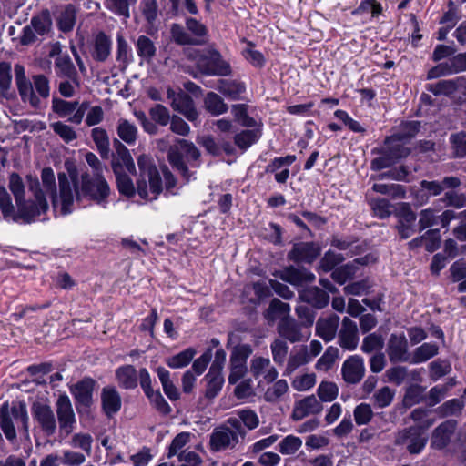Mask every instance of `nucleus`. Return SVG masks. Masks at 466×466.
Masks as SVG:
<instances>
[{"label":"nucleus","mask_w":466,"mask_h":466,"mask_svg":"<svg viewBox=\"0 0 466 466\" xmlns=\"http://www.w3.org/2000/svg\"><path fill=\"white\" fill-rule=\"evenodd\" d=\"M427 90L434 96H451L455 93V78L430 84L427 86Z\"/></svg>","instance_id":"obj_55"},{"label":"nucleus","mask_w":466,"mask_h":466,"mask_svg":"<svg viewBox=\"0 0 466 466\" xmlns=\"http://www.w3.org/2000/svg\"><path fill=\"white\" fill-rule=\"evenodd\" d=\"M186 27L187 30L192 34L191 36L193 39L200 41L199 45H203L205 43L208 29L204 24L195 18L188 17L186 19Z\"/></svg>","instance_id":"obj_57"},{"label":"nucleus","mask_w":466,"mask_h":466,"mask_svg":"<svg viewBox=\"0 0 466 466\" xmlns=\"http://www.w3.org/2000/svg\"><path fill=\"white\" fill-rule=\"evenodd\" d=\"M408 340L404 334L392 333L388 340L387 354L391 363L410 362Z\"/></svg>","instance_id":"obj_14"},{"label":"nucleus","mask_w":466,"mask_h":466,"mask_svg":"<svg viewBox=\"0 0 466 466\" xmlns=\"http://www.w3.org/2000/svg\"><path fill=\"white\" fill-rule=\"evenodd\" d=\"M456 429V421L450 420L440 424L433 431L432 445L437 449L445 448Z\"/></svg>","instance_id":"obj_25"},{"label":"nucleus","mask_w":466,"mask_h":466,"mask_svg":"<svg viewBox=\"0 0 466 466\" xmlns=\"http://www.w3.org/2000/svg\"><path fill=\"white\" fill-rule=\"evenodd\" d=\"M52 18L50 12L46 9L31 18L30 24L24 27L20 43L28 46L35 43L44 35L50 33Z\"/></svg>","instance_id":"obj_8"},{"label":"nucleus","mask_w":466,"mask_h":466,"mask_svg":"<svg viewBox=\"0 0 466 466\" xmlns=\"http://www.w3.org/2000/svg\"><path fill=\"white\" fill-rule=\"evenodd\" d=\"M102 410L107 418H112L121 409L122 400L117 390L113 386H106L101 391Z\"/></svg>","instance_id":"obj_21"},{"label":"nucleus","mask_w":466,"mask_h":466,"mask_svg":"<svg viewBox=\"0 0 466 466\" xmlns=\"http://www.w3.org/2000/svg\"><path fill=\"white\" fill-rule=\"evenodd\" d=\"M341 373L343 380L347 383H359L365 374L363 358L359 355H352L349 357L342 364Z\"/></svg>","instance_id":"obj_16"},{"label":"nucleus","mask_w":466,"mask_h":466,"mask_svg":"<svg viewBox=\"0 0 466 466\" xmlns=\"http://www.w3.org/2000/svg\"><path fill=\"white\" fill-rule=\"evenodd\" d=\"M31 411L34 420L47 437L56 433L58 424L59 436L66 438L73 432L76 423L72 403L66 394L60 395L56 402L57 421L52 408L46 403L35 401L32 404Z\"/></svg>","instance_id":"obj_1"},{"label":"nucleus","mask_w":466,"mask_h":466,"mask_svg":"<svg viewBox=\"0 0 466 466\" xmlns=\"http://www.w3.org/2000/svg\"><path fill=\"white\" fill-rule=\"evenodd\" d=\"M398 222L396 230L401 239H407L415 233V221L417 216L408 203H401L396 213Z\"/></svg>","instance_id":"obj_13"},{"label":"nucleus","mask_w":466,"mask_h":466,"mask_svg":"<svg viewBox=\"0 0 466 466\" xmlns=\"http://www.w3.org/2000/svg\"><path fill=\"white\" fill-rule=\"evenodd\" d=\"M9 189L14 195L15 204L25 199V185L21 177L17 173H12L9 177Z\"/></svg>","instance_id":"obj_61"},{"label":"nucleus","mask_w":466,"mask_h":466,"mask_svg":"<svg viewBox=\"0 0 466 466\" xmlns=\"http://www.w3.org/2000/svg\"><path fill=\"white\" fill-rule=\"evenodd\" d=\"M270 350L273 360L276 364L281 366L287 360L289 346L282 339H275L270 344Z\"/></svg>","instance_id":"obj_54"},{"label":"nucleus","mask_w":466,"mask_h":466,"mask_svg":"<svg viewBox=\"0 0 466 466\" xmlns=\"http://www.w3.org/2000/svg\"><path fill=\"white\" fill-rule=\"evenodd\" d=\"M136 2L137 0H105V5L112 13L129 18L130 6L134 5Z\"/></svg>","instance_id":"obj_48"},{"label":"nucleus","mask_w":466,"mask_h":466,"mask_svg":"<svg viewBox=\"0 0 466 466\" xmlns=\"http://www.w3.org/2000/svg\"><path fill=\"white\" fill-rule=\"evenodd\" d=\"M74 198L80 201L82 197H87L96 204L104 205L110 195V187L101 173L90 175L85 172L79 180L76 170L70 171Z\"/></svg>","instance_id":"obj_4"},{"label":"nucleus","mask_w":466,"mask_h":466,"mask_svg":"<svg viewBox=\"0 0 466 466\" xmlns=\"http://www.w3.org/2000/svg\"><path fill=\"white\" fill-rule=\"evenodd\" d=\"M290 307L289 304L282 302L279 299H273L266 310L264 317L268 322L272 324L278 319L289 317Z\"/></svg>","instance_id":"obj_35"},{"label":"nucleus","mask_w":466,"mask_h":466,"mask_svg":"<svg viewBox=\"0 0 466 466\" xmlns=\"http://www.w3.org/2000/svg\"><path fill=\"white\" fill-rule=\"evenodd\" d=\"M26 182L28 190L33 193L34 200L25 199L16 205L17 211L14 217V221L18 222L22 220L25 224H30L41 214H45L48 210L49 206L38 177L27 175Z\"/></svg>","instance_id":"obj_5"},{"label":"nucleus","mask_w":466,"mask_h":466,"mask_svg":"<svg viewBox=\"0 0 466 466\" xmlns=\"http://www.w3.org/2000/svg\"><path fill=\"white\" fill-rule=\"evenodd\" d=\"M156 371L167 397L170 400H177L180 398V393L170 378V372L163 367H157Z\"/></svg>","instance_id":"obj_36"},{"label":"nucleus","mask_w":466,"mask_h":466,"mask_svg":"<svg viewBox=\"0 0 466 466\" xmlns=\"http://www.w3.org/2000/svg\"><path fill=\"white\" fill-rule=\"evenodd\" d=\"M384 346V339L381 335L377 333H371L366 336L360 347V350L364 353H372L374 351H380Z\"/></svg>","instance_id":"obj_59"},{"label":"nucleus","mask_w":466,"mask_h":466,"mask_svg":"<svg viewBox=\"0 0 466 466\" xmlns=\"http://www.w3.org/2000/svg\"><path fill=\"white\" fill-rule=\"evenodd\" d=\"M95 380L90 378H86L77 382L72 389L71 392L76 400L82 406L89 407L93 403V390L95 387Z\"/></svg>","instance_id":"obj_23"},{"label":"nucleus","mask_w":466,"mask_h":466,"mask_svg":"<svg viewBox=\"0 0 466 466\" xmlns=\"http://www.w3.org/2000/svg\"><path fill=\"white\" fill-rule=\"evenodd\" d=\"M196 354V350L192 348H188L177 355L168 358L166 360L167 366L172 369H180L187 366L193 360Z\"/></svg>","instance_id":"obj_52"},{"label":"nucleus","mask_w":466,"mask_h":466,"mask_svg":"<svg viewBox=\"0 0 466 466\" xmlns=\"http://www.w3.org/2000/svg\"><path fill=\"white\" fill-rule=\"evenodd\" d=\"M116 132L119 138L127 145H134L137 139V127L134 123L127 119H118Z\"/></svg>","instance_id":"obj_33"},{"label":"nucleus","mask_w":466,"mask_h":466,"mask_svg":"<svg viewBox=\"0 0 466 466\" xmlns=\"http://www.w3.org/2000/svg\"><path fill=\"white\" fill-rule=\"evenodd\" d=\"M171 37L177 45H199L200 41L192 36L179 24H172L170 27Z\"/></svg>","instance_id":"obj_53"},{"label":"nucleus","mask_w":466,"mask_h":466,"mask_svg":"<svg viewBox=\"0 0 466 466\" xmlns=\"http://www.w3.org/2000/svg\"><path fill=\"white\" fill-rule=\"evenodd\" d=\"M111 39L104 32H99L94 39L91 56L97 62H105L111 54Z\"/></svg>","instance_id":"obj_26"},{"label":"nucleus","mask_w":466,"mask_h":466,"mask_svg":"<svg viewBox=\"0 0 466 466\" xmlns=\"http://www.w3.org/2000/svg\"><path fill=\"white\" fill-rule=\"evenodd\" d=\"M318 400L320 402H331L339 395V388L331 381H321L317 389Z\"/></svg>","instance_id":"obj_49"},{"label":"nucleus","mask_w":466,"mask_h":466,"mask_svg":"<svg viewBox=\"0 0 466 466\" xmlns=\"http://www.w3.org/2000/svg\"><path fill=\"white\" fill-rule=\"evenodd\" d=\"M246 435L247 431L240 421L230 417L213 429L209 437V449L214 452L235 450Z\"/></svg>","instance_id":"obj_6"},{"label":"nucleus","mask_w":466,"mask_h":466,"mask_svg":"<svg viewBox=\"0 0 466 466\" xmlns=\"http://www.w3.org/2000/svg\"><path fill=\"white\" fill-rule=\"evenodd\" d=\"M339 357V349L336 347H328L324 354L317 360L315 368L318 370L327 371L329 370Z\"/></svg>","instance_id":"obj_58"},{"label":"nucleus","mask_w":466,"mask_h":466,"mask_svg":"<svg viewBox=\"0 0 466 466\" xmlns=\"http://www.w3.org/2000/svg\"><path fill=\"white\" fill-rule=\"evenodd\" d=\"M274 276L294 286H302L315 279L314 274L305 268H296L293 266L276 271Z\"/></svg>","instance_id":"obj_17"},{"label":"nucleus","mask_w":466,"mask_h":466,"mask_svg":"<svg viewBox=\"0 0 466 466\" xmlns=\"http://www.w3.org/2000/svg\"><path fill=\"white\" fill-rule=\"evenodd\" d=\"M140 178L137 181L139 197L146 200H153L163 190L161 176L152 158L147 155H140L137 158Z\"/></svg>","instance_id":"obj_7"},{"label":"nucleus","mask_w":466,"mask_h":466,"mask_svg":"<svg viewBox=\"0 0 466 466\" xmlns=\"http://www.w3.org/2000/svg\"><path fill=\"white\" fill-rule=\"evenodd\" d=\"M15 81L24 103H28L34 108L40 106V97L47 98L50 95L48 78L42 74L34 75L32 81L25 75V66L21 64L15 65Z\"/></svg>","instance_id":"obj_2"},{"label":"nucleus","mask_w":466,"mask_h":466,"mask_svg":"<svg viewBox=\"0 0 466 466\" xmlns=\"http://www.w3.org/2000/svg\"><path fill=\"white\" fill-rule=\"evenodd\" d=\"M439 352V347L435 343H423L416 348L410 356V363L419 364L429 360Z\"/></svg>","instance_id":"obj_38"},{"label":"nucleus","mask_w":466,"mask_h":466,"mask_svg":"<svg viewBox=\"0 0 466 466\" xmlns=\"http://www.w3.org/2000/svg\"><path fill=\"white\" fill-rule=\"evenodd\" d=\"M319 251V248L312 242H299L293 245L288 258L294 262L312 263Z\"/></svg>","instance_id":"obj_19"},{"label":"nucleus","mask_w":466,"mask_h":466,"mask_svg":"<svg viewBox=\"0 0 466 466\" xmlns=\"http://www.w3.org/2000/svg\"><path fill=\"white\" fill-rule=\"evenodd\" d=\"M114 174L119 193L128 198L133 197L136 189L129 176L127 173H121L117 165H114Z\"/></svg>","instance_id":"obj_43"},{"label":"nucleus","mask_w":466,"mask_h":466,"mask_svg":"<svg viewBox=\"0 0 466 466\" xmlns=\"http://www.w3.org/2000/svg\"><path fill=\"white\" fill-rule=\"evenodd\" d=\"M232 114L235 119L243 127H254L257 125L256 120L248 115L247 106L244 104L233 105Z\"/></svg>","instance_id":"obj_62"},{"label":"nucleus","mask_w":466,"mask_h":466,"mask_svg":"<svg viewBox=\"0 0 466 466\" xmlns=\"http://www.w3.org/2000/svg\"><path fill=\"white\" fill-rule=\"evenodd\" d=\"M12 67L9 62H0V96L8 98L12 86Z\"/></svg>","instance_id":"obj_44"},{"label":"nucleus","mask_w":466,"mask_h":466,"mask_svg":"<svg viewBox=\"0 0 466 466\" xmlns=\"http://www.w3.org/2000/svg\"><path fill=\"white\" fill-rule=\"evenodd\" d=\"M0 209L5 219H12L16 215L11 197L4 187H0Z\"/></svg>","instance_id":"obj_60"},{"label":"nucleus","mask_w":466,"mask_h":466,"mask_svg":"<svg viewBox=\"0 0 466 466\" xmlns=\"http://www.w3.org/2000/svg\"><path fill=\"white\" fill-rule=\"evenodd\" d=\"M428 438L422 426H411L399 431L394 440L397 446L405 445L410 454L420 453L427 443Z\"/></svg>","instance_id":"obj_9"},{"label":"nucleus","mask_w":466,"mask_h":466,"mask_svg":"<svg viewBox=\"0 0 466 466\" xmlns=\"http://www.w3.org/2000/svg\"><path fill=\"white\" fill-rule=\"evenodd\" d=\"M277 331L282 339L291 343L300 342L304 339L300 325L290 317H284L279 320Z\"/></svg>","instance_id":"obj_22"},{"label":"nucleus","mask_w":466,"mask_h":466,"mask_svg":"<svg viewBox=\"0 0 466 466\" xmlns=\"http://www.w3.org/2000/svg\"><path fill=\"white\" fill-rule=\"evenodd\" d=\"M136 48L138 56L147 63L152 61L157 53V47L154 42L144 35L137 37Z\"/></svg>","instance_id":"obj_37"},{"label":"nucleus","mask_w":466,"mask_h":466,"mask_svg":"<svg viewBox=\"0 0 466 466\" xmlns=\"http://www.w3.org/2000/svg\"><path fill=\"white\" fill-rule=\"evenodd\" d=\"M310 362L309 357L308 356V346L303 345L299 349L291 351L287 360V366L285 372L291 374L299 367Z\"/></svg>","instance_id":"obj_34"},{"label":"nucleus","mask_w":466,"mask_h":466,"mask_svg":"<svg viewBox=\"0 0 466 466\" xmlns=\"http://www.w3.org/2000/svg\"><path fill=\"white\" fill-rule=\"evenodd\" d=\"M339 346L347 350H354L359 343L357 324L350 318L342 319L341 329L338 334Z\"/></svg>","instance_id":"obj_18"},{"label":"nucleus","mask_w":466,"mask_h":466,"mask_svg":"<svg viewBox=\"0 0 466 466\" xmlns=\"http://www.w3.org/2000/svg\"><path fill=\"white\" fill-rule=\"evenodd\" d=\"M339 317L332 314L327 318H320L316 323V333L326 342L331 341L337 333Z\"/></svg>","instance_id":"obj_24"},{"label":"nucleus","mask_w":466,"mask_h":466,"mask_svg":"<svg viewBox=\"0 0 466 466\" xmlns=\"http://www.w3.org/2000/svg\"><path fill=\"white\" fill-rule=\"evenodd\" d=\"M117 47H116V61L120 64L123 68H126L129 63L131 62V49L129 47L128 43L123 36V35L118 34L116 36Z\"/></svg>","instance_id":"obj_50"},{"label":"nucleus","mask_w":466,"mask_h":466,"mask_svg":"<svg viewBox=\"0 0 466 466\" xmlns=\"http://www.w3.org/2000/svg\"><path fill=\"white\" fill-rule=\"evenodd\" d=\"M54 68L59 78H69L76 81V77L78 76L76 68L67 54H59L56 57Z\"/></svg>","instance_id":"obj_28"},{"label":"nucleus","mask_w":466,"mask_h":466,"mask_svg":"<svg viewBox=\"0 0 466 466\" xmlns=\"http://www.w3.org/2000/svg\"><path fill=\"white\" fill-rule=\"evenodd\" d=\"M76 14L77 9L75 5H65L57 19L58 28L64 33L71 32L76 25Z\"/></svg>","instance_id":"obj_32"},{"label":"nucleus","mask_w":466,"mask_h":466,"mask_svg":"<svg viewBox=\"0 0 466 466\" xmlns=\"http://www.w3.org/2000/svg\"><path fill=\"white\" fill-rule=\"evenodd\" d=\"M167 98L171 100V107L182 114L187 120L194 122L198 117L192 97L186 92L176 93L173 89H167Z\"/></svg>","instance_id":"obj_12"},{"label":"nucleus","mask_w":466,"mask_h":466,"mask_svg":"<svg viewBox=\"0 0 466 466\" xmlns=\"http://www.w3.org/2000/svg\"><path fill=\"white\" fill-rule=\"evenodd\" d=\"M89 107L88 101H66L58 97H53L52 99V110L57 114L60 117L68 116V121L80 125L83 121L84 116Z\"/></svg>","instance_id":"obj_10"},{"label":"nucleus","mask_w":466,"mask_h":466,"mask_svg":"<svg viewBox=\"0 0 466 466\" xmlns=\"http://www.w3.org/2000/svg\"><path fill=\"white\" fill-rule=\"evenodd\" d=\"M204 380L206 381L205 397L213 400L218 395L225 382L223 371L209 369Z\"/></svg>","instance_id":"obj_29"},{"label":"nucleus","mask_w":466,"mask_h":466,"mask_svg":"<svg viewBox=\"0 0 466 466\" xmlns=\"http://www.w3.org/2000/svg\"><path fill=\"white\" fill-rule=\"evenodd\" d=\"M0 427L8 441H14L16 439V431L9 414L7 403L0 408Z\"/></svg>","instance_id":"obj_45"},{"label":"nucleus","mask_w":466,"mask_h":466,"mask_svg":"<svg viewBox=\"0 0 466 466\" xmlns=\"http://www.w3.org/2000/svg\"><path fill=\"white\" fill-rule=\"evenodd\" d=\"M59 194L56 192V184L54 171L51 167H45L41 172V180L45 192L51 198V202L56 208L60 203L61 213L67 215L72 212L74 204V192L70 174L58 173Z\"/></svg>","instance_id":"obj_3"},{"label":"nucleus","mask_w":466,"mask_h":466,"mask_svg":"<svg viewBox=\"0 0 466 466\" xmlns=\"http://www.w3.org/2000/svg\"><path fill=\"white\" fill-rule=\"evenodd\" d=\"M250 372L254 378L263 377L267 383H272L278 378L279 372L268 358L255 357L250 361Z\"/></svg>","instance_id":"obj_20"},{"label":"nucleus","mask_w":466,"mask_h":466,"mask_svg":"<svg viewBox=\"0 0 466 466\" xmlns=\"http://www.w3.org/2000/svg\"><path fill=\"white\" fill-rule=\"evenodd\" d=\"M322 410V403L314 394H311L294 403L291 418L298 421L309 415H318Z\"/></svg>","instance_id":"obj_15"},{"label":"nucleus","mask_w":466,"mask_h":466,"mask_svg":"<svg viewBox=\"0 0 466 466\" xmlns=\"http://www.w3.org/2000/svg\"><path fill=\"white\" fill-rule=\"evenodd\" d=\"M420 122L419 121H410L404 123L401 127V131L394 134L391 137H388L386 138V143H390L391 141H402L404 139L411 138L415 137V135L420 131Z\"/></svg>","instance_id":"obj_51"},{"label":"nucleus","mask_w":466,"mask_h":466,"mask_svg":"<svg viewBox=\"0 0 466 466\" xmlns=\"http://www.w3.org/2000/svg\"><path fill=\"white\" fill-rule=\"evenodd\" d=\"M167 158L172 166L185 179L189 181L192 173L188 170L187 164L183 160L182 154L177 147H171L167 153Z\"/></svg>","instance_id":"obj_40"},{"label":"nucleus","mask_w":466,"mask_h":466,"mask_svg":"<svg viewBox=\"0 0 466 466\" xmlns=\"http://www.w3.org/2000/svg\"><path fill=\"white\" fill-rule=\"evenodd\" d=\"M299 299L317 309H323L329 301V296L318 287L305 289L299 292Z\"/></svg>","instance_id":"obj_27"},{"label":"nucleus","mask_w":466,"mask_h":466,"mask_svg":"<svg viewBox=\"0 0 466 466\" xmlns=\"http://www.w3.org/2000/svg\"><path fill=\"white\" fill-rule=\"evenodd\" d=\"M395 390L383 386L376 390L371 398L374 407L383 409L390 406L395 396Z\"/></svg>","instance_id":"obj_47"},{"label":"nucleus","mask_w":466,"mask_h":466,"mask_svg":"<svg viewBox=\"0 0 466 466\" xmlns=\"http://www.w3.org/2000/svg\"><path fill=\"white\" fill-rule=\"evenodd\" d=\"M450 142L455 157L462 158L466 157V131L451 134Z\"/></svg>","instance_id":"obj_56"},{"label":"nucleus","mask_w":466,"mask_h":466,"mask_svg":"<svg viewBox=\"0 0 466 466\" xmlns=\"http://www.w3.org/2000/svg\"><path fill=\"white\" fill-rule=\"evenodd\" d=\"M301 446L302 441L300 438L294 435H288L279 443V451L284 455H292L298 451Z\"/></svg>","instance_id":"obj_63"},{"label":"nucleus","mask_w":466,"mask_h":466,"mask_svg":"<svg viewBox=\"0 0 466 466\" xmlns=\"http://www.w3.org/2000/svg\"><path fill=\"white\" fill-rule=\"evenodd\" d=\"M86 454L79 451L64 450L62 451V456L60 457V461L66 466H80L86 462Z\"/></svg>","instance_id":"obj_64"},{"label":"nucleus","mask_w":466,"mask_h":466,"mask_svg":"<svg viewBox=\"0 0 466 466\" xmlns=\"http://www.w3.org/2000/svg\"><path fill=\"white\" fill-rule=\"evenodd\" d=\"M252 354L251 346L241 344L236 346L230 355L229 366L247 367V360Z\"/></svg>","instance_id":"obj_46"},{"label":"nucleus","mask_w":466,"mask_h":466,"mask_svg":"<svg viewBox=\"0 0 466 466\" xmlns=\"http://www.w3.org/2000/svg\"><path fill=\"white\" fill-rule=\"evenodd\" d=\"M265 393L264 400L269 403L278 402L289 390V384L286 380L280 379L273 381Z\"/></svg>","instance_id":"obj_42"},{"label":"nucleus","mask_w":466,"mask_h":466,"mask_svg":"<svg viewBox=\"0 0 466 466\" xmlns=\"http://www.w3.org/2000/svg\"><path fill=\"white\" fill-rule=\"evenodd\" d=\"M118 384L127 390L135 389L137 386V374L134 366L125 365L116 370Z\"/></svg>","instance_id":"obj_30"},{"label":"nucleus","mask_w":466,"mask_h":466,"mask_svg":"<svg viewBox=\"0 0 466 466\" xmlns=\"http://www.w3.org/2000/svg\"><path fill=\"white\" fill-rule=\"evenodd\" d=\"M91 137L100 157L103 159H107L110 153V142L106 130L102 127H94L91 130Z\"/></svg>","instance_id":"obj_31"},{"label":"nucleus","mask_w":466,"mask_h":466,"mask_svg":"<svg viewBox=\"0 0 466 466\" xmlns=\"http://www.w3.org/2000/svg\"><path fill=\"white\" fill-rule=\"evenodd\" d=\"M204 106L212 116H219L228 109L222 97L214 93L208 92L204 98Z\"/></svg>","instance_id":"obj_41"},{"label":"nucleus","mask_w":466,"mask_h":466,"mask_svg":"<svg viewBox=\"0 0 466 466\" xmlns=\"http://www.w3.org/2000/svg\"><path fill=\"white\" fill-rule=\"evenodd\" d=\"M199 70L208 76H229L231 66L222 58L221 54L216 49L204 51V57L200 59Z\"/></svg>","instance_id":"obj_11"},{"label":"nucleus","mask_w":466,"mask_h":466,"mask_svg":"<svg viewBox=\"0 0 466 466\" xmlns=\"http://www.w3.org/2000/svg\"><path fill=\"white\" fill-rule=\"evenodd\" d=\"M218 90L231 99L236 100L245 91V86L237 80L219 79L218 81Z\"/></svg>","instance_id":"obj_39"}]
</instances>
